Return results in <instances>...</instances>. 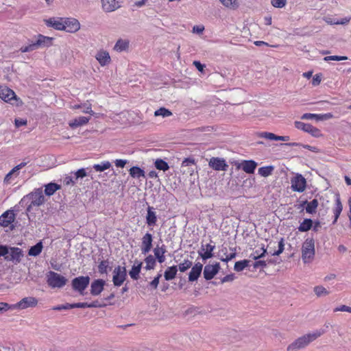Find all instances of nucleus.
I'll use <instances>...</instances> for the list:
<instances>
[{
  "mask_svg": "<svg viewBox=\"0 0 351 351\" xmlns=\"http://www.w3.org/2000/svg\"><path fill=\"white\" fill-rule=\"evenodd\" d=\"M315 241L312 238L306 239L302 247V259L304 263L313 261L315 257Z\"/></svg>",
  "mask_w": 351,
  "mask_h": 351,
  "instance_id": "nucleus-4",
  "label": "nucleus"
},
{
  "mask_svg": "<svg viewBox=\"0 0 351 351\" xmlns=\"http://www.w3.org/2000/svg\"><path fill=\"white\" fill-rule=\"evenodd\" d=\"M51 38L40 34L38 35V38L35 42L38 48H39L50 46L51 45Z\"/></svg>",
  "mask_w": 351,
  "mask_h": 351,
  "instance_id": "nucleus-30",
  "label": "nucleus"
},
{
  "mask_svg": "<svg viewBox=\"0 0 351 351\" xmlns=\"http://www.w3.org/2000/svg\"><path fill=\"white\" fill-rule=\"evenodd\" d=\"M45 24L48 27H51L57 30H63L64 18L51 17L45 21Z\"/></svg>",
  "mask_w": 351,
  "mask_h": 351,
  "instance_id": "nucleus-18",
  "label": "nucleus"
},
{
  "mask_svg": "<svg viewBox=\"0 0 351 351\" xmlns=\"http://www.w3.org/2000/svg\"><path fill=\"white\" fill-rule=\"evenodd\" d=\"M326 332V329H319L315 331L308 333L301 337L297 339L294 342L290 344L287 349L288 350H298L303 348L308 345L311 342L315 340L317 338L322 335Z\"/></svg>",
  "mask_w": 351,
  "mask_h": 351,
  "instance_id": "nucleus-1",
  "label": "nucleus"
},
{
  "mask_svg": "<svg viewBox=\"0 0 351 351\" xmlns=\"http://www.w3.org/2000/svg\"><path fill=\"white\" fill-rule=\"evenodd\" d=\"M102 8L105 12H110L120 8L117 0H101Z\"/></svg>",
  "mask_w": 351,
  "mask_h": 351,
  "instance_id": "nucleus-20",
  "label": "nucleus"
},
{
  "mask_svg": "<svg viewBox=\"0 0 351 351\" xmlns=\"http://www.w3.org/2000/svg\"><path fill=\"white\" fill-rule=\"evenodd\" d=\"M225 7L235 9L239 5L237 0H219Z\"/></svg>",
  "mask_w": 351,
  "mask_h": 351,
  "instance_id": "nucleus-47",
  "label": "nucleus"
},
{
  "mask_svg": "<svg viewBox=\"0 0 351 351\" xmlns=\"http://www.w3.org/2000/svg\"><path fill=\"white\" fill-rule=\"evenodd\" d=\"M60 189V186L56 183L50 182L45 186V193L47 196L53 195Z\"/></svg>",
  "mask_w": 351,
  "mask_h": 351,
  "instance_id": "nucleus-33",
  "label": "nucleus"
},
{
  "mask_svg": "<svg viewBox=\"0 0 351 351\" xmlns=\"http://www.w3.org/2000/svg\"><path fill=\"white\" fill-rule=\"evenodd\" d=\"M38 300L34 297H25L16 304H12L13 310H23L29 307H34L37 305Z\"/></svg>",
  "mask_w": 351,
  "mask_h": 351,
  "instance_id": "nucleus-9",
  "label": "nucleus"
},
{
  "mask_svg": "<svg viewBox=\"0 0 351 351\" xmlns=\"http://www.w3.org/2000/svg\"><path fill=\"white\" fill-rule=\"evenodd\" d=\"M29 202V204L27 207V212H30L32 207L39 206L45 202V197L41 189H37L34 191L24 196L21 199L20 204L23 205L27 204Z\"/></svg>",
  "mask_w": 351,
  "mask_h": 351,
  "instance_id": "nucleus-2",
  "label": "nucleus"
},
{
  "mask_svg": "<svg viewBox=\"0 0 351 351\" xmlns=\"http://www.w3.org/2000/svg\"><path fill=\"white\" fill-rule=\"evenodd\" d=\"M111 167V163L109 161H103L100 164H95L93 166V168L96 171H104Z\"/></svg>",
  "mask_w": 351,
  "mask_h": 351,
  "instance_id": "nucleus-39",
  "label": "nucleus"
},
{
  "mask_svg": "<svg viewBox=\"0 0 351 351\" xmlns=\"http://www.w3.org/2000/svg\"><path fill=\"white\" fill-rule=\"evenodd\" d=\"M130 42L127 39H119L114 46L116 51L121 52L126 51L129 47Z\"/></svg>",
  "mask_w": 351,
  "mask_h": 351,
  "instance_id": "nucleus-31",
  "label": "nucleus"
},
{
  "mask_svg": "<svg viewBox=\"0 0 351 351\" xmlns=\"http://www.w3.org/2000/svg\"><path fill=\"white\" fill-rule=\"evenodd\" d=\"M43 250V243L41 241L37 243L35 245L32 246L28 252V254L32 256L39 255Z\"/></svg>",
  "mask_w": 351,
  "mask_h": 351,
  "instance_id": "nucleus-37",
  "label": "nucleus"
},
{
  "mask_svg": "<svg viewBox=\"0 0 351 351\" xmlns=\"http://www.w3.org/2000/svg\"><path fill=\"white\" fill-rule=\"evenodd\" d=\"M258 136L270 141H288L290 139L289 136H278L274 133L268 132H261L258 134Z\"/></svg>",
  "mask_w": 351,
  "mask_h": 351,
  "instance_id": "nucleus-22",
  "label": "nucleus"
},
{
  "mask_svg": "<svg viewBox=\"0 0 351 351\" xmlns=\"http://www.w3.org/2000/svg\"><path fill=\"white\" fill-rule=\"evenodd\" d=\"M313 222L311 219H305L300 223L298 230L302 232H307L313 227Z\"/></svg>",
  "mask_w": 351,
  "mask_h": 351,
  "instance_id": "nucleus-35",
  "label": "nucleus"
},
{
  "mask_svg": "<svg viewBox=\"0 0 351 351\" xmlns=\"http://www.w3.org/2000/svg\"><path fill=\"white\" fill-rule=\"evenodd\" d=\"M313 291L317 297L326 296L330 293V292L325 287L321 285L315 286L313 289Z\"/></svg>",
  "mask_w": 351,
  "mask_h": 351,
  "instance_id": "nucleus-42",
  "label": "nucleus"
},
{
  "mask_svg": "<svg viewBox=\"0 0 351 351\" xmlns=\"http://www.w3.org/2000/svg\"><path fill=\"white\" fill-rule=\"evenodd\" d=\"M257 167V162L254 160H243L237 166L238 169H241L243 171L247 173H253Z\"/></svg>",
  "mask_w": 351,
  "mask_h": 351,
  "instance_id": "nucleus-17",
  "label": "nucleus"
},
{
  "mask_svg": "<svg viewBox=\"0 0 351 351\" xmlns=\"http://www.w3.org/2000/svg\"><path fill=\"white\" fill-rule=\"evenodd\" d=\"M295 126L297 129L308 132L313 136L319 137L321 136L320 130L309 123H306L302 121H295Z\"/></svg>",
  "mask_w": 351,
  "mask_h": 351,
  "instance_id": "nucleus-10",
  "label": "nucleus"
},
{
  "mask_svg": "<svg viewBox=\"0 0 351 351\" xmlns=\"http://www.w3.org/2000/svg\"><path fill=\"white\" fill-rule=\"evenodd\" d=\"M90 278L88 276H79L72 280V287L75 291L83 294L84 291L88 286Z\"/></svg>",
  "mask_w": 351,
  "mask_h": 351,
  "instance_id": "nucleus-8",
  "label": "nucleus"
},
{
  "mask_svg": "<svg viewBox=\"0 0 351 351\" xmlns=\"http://www.w3.org/2000/svg\"><path fill=\"white\" fill-rule=\"evenodd\" d=\"M304 205H306L305 210L307 213L314 214L316 213L319 202L317 199H313L309 202L305 200L301 204V206H304Z\"/></svg>",
  "mask_w": 351,
  "mask_h": 351,
  "instance_id": "nucleus-27",
  "label": "nucleus"
},
{
  "mask_svg": "<svg viewBox=\"0 0 351 351\" xmlns=\"http://www.w3.org/2000/svg\"><path fill=\"white\" fill-rule=\"evenodd\" d=\"M291 188L293 191L302 193L306 188V180L302 174L296 173L291 178Z\"/></svg>",
  "mask_w": 351,
  "mask_h": 351,
  "instance_id": "nucleus-6",
  "label": "nucleus"
},
{
  "mask_svg": "<svg viewBox=\"0 0 351 351\" xmlns=\"http://www.w3.org/2000/svg\"><path fill=\"white\" fill-rule=\"evenodd\" d=\"M287 3V0H271V3L275 8H283Z\"/></svg>",
  "mask_w": 351,
  "mask_h": 351,
  "instance_id": "nucleus-53",
  "label": "nucleus"
},
{
  "mask_svg": "<svg viewBox=\"0 0 351 351\" xmlns=\"http://www.w3.org/2000/svg\"><path fill=\"white\" fill-rule=\"evenodd\" d=\"M249 263H250V261L249 260H243V261H237L234 264V269L237 271H241L245 268L248 267Z\"/></svg>",
  "mask_w": 351,
  "mask_h": 351,
  "instance_id": "nucleus-43",
  "label": "nucleus"
},
{
  "mask_svg": "<svg viewBox=\"0 0 351 351\" xmlns=\"http://www.w3.org/2000/svg\"><path fill=\"white\" fill-rule=\"evenodd\" d=\"M142 263L136 261L129 271V275L133 280H137L139 278V274L142 267Z\"/></svg>",
  "mask_w": 351,
  "mask_h": 351,
  "instance_id": "nucleus-29",
  "label": "nucleus"
},
{
  "mask_svg": "<svg viewBox=\"0 0 351 351\" xmlns=\"http://www.w3.org/2000/svg\"><path fill=\"white\" fill-rule=\"evenodd\" d=\"M8 310H13L12 304L6 302H0V314Z\"/></svg>",
  "mask_w": 351,
  "mask_h": 351,
  "instance_id": "nucleus-54",
  "label": "nucleus"
},
{
  "mask_svg": "<svg viewBox=\"0 0 351 351\" xmlns=\"http://www.w3.org/2000/svg\"><path fill=\"white\" fill-rule=\"evenodd\" d=\"M82 112L86 113V114H93V113H94L93 111L92 110L91 106L90 105H86V104L82 105Z\"/></svg>",
  "mask_w": 351,
  "mask_h": 351,
  "instance_id": "nucleus-61",
  "label": "nucleus"
},
{
  "mask_svg": "<svg viewBox=\"0 0 351 351\" xmlns=\"http://www.w3.org/2000/svg\"><path fill=\"white\" fill-rule=\"evenodd\" d=\"M64 26L63 30L69 33H75L80 28V22L74 18H64Z\"/></svg>",
  "mask_w": 351,
  "mask_h": 351,
  "instance_id": "nucleus-11",
  "label": "nucleus"
},
{
  "mask_svg": "<svg viewBox=\"0 0 351 351\" xmlns=\"http://www.w3.org/2000/svg\"><path fill=\"white\" fill-rule=\"evenodd\" d=\"M235 278V276L233 274L226 275L221 279V282L224 283L226 282H231L233 281Z\"/></svg>",
  "mask_w": 351,
  "mask_h": 351,
  "instance_id": "nucleus-63",
  "label": "nucleus"
},
{
  "mask_svg": "<svg viewBox=\"0 0 351 351\" xmlns=\"http://www.w3.org/2000/svg\"><path fill=\"white\" fill-rule=\"evenodd\" d=\"M337 311L348 312V313H351V307L348 306L346 305H341V306L337 307L334 309V312H337Z\"/></svg>",
  "mask_w": 351,
  "mask_h": 351,
  "instance_id": "nucleus-58",
  "label": "nucleus"
},
{
  "mask_svg": "<svg viewBox=\"0 0 351 351\" xmlns=\"http://www.w3.org/2000/svg\"><path fill=\"white\" fill-rule=\"evenodd\" d=\"M204 30V27L203 25H195L193 27V32L196 34H202Z\"/></svg>",
  "mask_w": 351,
  "mask_h": 351,
  "instance_id": "nucleus-64",
  "label": "nucleus"
},
{
  "mask_svg": "<svg viewBox=\"0 0 351 351\" xmlns=\"http://www.w3.org/2000/svg\"><path fill=\"white\" fill-rule=\"evenodd\" d=\"M152 241L153 237L152 234L147 232L143 237L141 247L142 254H146L150 252L152 247Z\"/></svg>",
  "mask_w": 351,
  "mask_h": 351,
  "instance_id": "nucleus-16",
  "label": "nucleus"
},
{
  "mask_svg": "<svg viewBox=\"0 0 351 351\" xmlns=\"http://www.w3.org/2000/svg\"><path fill=\"white\" fill-rule=\"evenodd\" d=\"M266 252H267V250L264 247H262L260 249H258V250H256L255 251H254L251 254L250 258H253L254 260H257L258 258L263 257L265 256V254H266Z\"/></svg>",
  "mask_w": 351,
  "mask_h": 351,
  "instance_id": "nucleus-40",
  "label": "nucleus"
},
{
  "mask_svg": "<svg viewBox=\"0 0 351 351\" xmlns=\"http://www.w3.org/2000/svg\"><path fill=\"white\" fill-rule=\"evenodd\" d=\"M172 114L171 112L165 108H160L155 111L154 115L156 117L161 116L162 117H167Z\"/></svg>",
  "mask_w": 351,
  "mask_h": 351,
  "instance_id": "nucleus-46",
  "label": "nucleus"
},
{
  "mask_svg": "<svg viewBox=\"0 0 351 351\" xmlns=\"http://www.w3.org/2000/svg\"><path fill=\"white\" fill-rule=\"evenodd\" d=\"M130 175L134 178H145V171L138 167H132L129 170Z\"/></svg>",
  "mask_w": 351,
  "mask_h": 351,
  "instance_id": "nucleus-34",
  "label": "nucleus"
},
{
  "mask_svg": "<svg viewBox=\"0 0 351 351\" xmlns=\"http://www.w3.org/2000/svg\"><path fill=\"white\" fill-rule=\"evenodd\" d=\"M74 175V179L77 181L79 178H83L86 176V172L85 171V169L82 168L79 170H77L76 172L73 173Z\"/></svg>",
  "mask_w": 351,
  "mask_h": 351,
  "instance_id": "nucleus-51",
  "label": "nucleus"
},
{
  "mask_svg": "<svg viewBox=\"0 0 351 351\" xmlns=\"http://www.w3.org/2000/svg\"><path fill=\"white\" fill-rule=\"evenodd\" d=\"M320 117L319 114H312V113H305L302 116V119H316L317 120H319V117Z\"/></svg>",
  "mask_w": 351,
  "mask_h": 351,
  "instance_id": "nucleus-57",
  "label": "nucleus"
},
{
  "mask_svg": "<svg viewBox=\"0 0 351 351\" xmlns=\"http://www.w3.org/2000/svg\"><path fill=\"white\" fill-rule=\"evenodd\" d=\"M105 281L101 279L94 280L90 285V293L93 295H98L104 290Z\"/></svg>",
  "mask_w": 351,
  "mask_h": 351,
  "instance_id": "nucleus-21",
  "label": "nucleus"
},
{
  "mask_svg": "<svg viewBox=\"0 0 351 351\" xmlns=\"http://www.w3.org/2000/svg\"><path fill=\"white\" fill-rule=\"evenodd\" d=\"M67 282V279L61 274L50 271L47 274V282L51 288H62Z\"/></svg>",
  "mask_w": 351,
  "mask_h": 351,
  "instance_id": "nucleus-5",
  "label": "nucleus"
},
{
  "mask_svg": "<svg viewBox=\"0 0 351 351\" xmlns=\"http://www.w3.org/2000/svg\"><path fill=\"white\" fill-rule=\"evenodd\" d=\"M220 265L219 263H216L214 265H206L203 272L204 278L207 280L213 279L218 273Z\"/></svg>",
  "mask_w": 351,
  "mask_h": 351,
  "instance_id": "nucleus-13",
  "label": "nucleus"
},
{
  "mask_svg": "<svg viewBox=\"0 0 351 351\" xmlns=\"http://www.w3.org/2000/svg\"><path fill=\"white\" fill-rule=\"evenodd\" d=\"M95 58L101 66L108 64L111 60L109 53L104 50L99 51L95 55Z\"/></svg>",
  "mask_w": 351,
  "mask_h": 351,
  "instance_id": "nucleus-23",
  "label": "nucleus"
},
{
  "mask_svg": "<svg viewBox=\"0 0 351 351\" xmlns=\"http://www.w3.org/2000/svg\"><path fill=\"white\" fill-rule=\"evenodd\" d=\"M202 267L203 265L200 263H197L192 267L189 275V280L190 282H193L198 279L202 273Z\"/></svg>",
  "mask_w": 351,
  "mask_h": 351,
  "instance_id": "nucleus-24",
  "label": "nucleus"
},
{
  "mask_svg": "<svg viewBox=\"0 0 351 351\" xmlns=\"http://www.w3.org/2000/svg\"><path fill=\"white\" fill-rule=\"evenodd\" d=\"M15 219V215L13 210H8L0 216V226L6 228L10 226Z\"/></svg>",
  "mask_w": 351,
  "mask_h": 351,
  "instance_id": "nucleus-14",
  "label": "nucleus"
},
{
  "mask_svg": "<svg viewBox=\"0 0 351 351\" xmlns=\"http://www.w3.org/2000/svg\"><path fill=\"white\" fill-rule=\"evenodd\" d=\"M215 247V245L210 244L202 245L201 250L199 251V255L202 258L203 260H207L213 257V252Z\"/></svg>",
  "mask_w": 351,
  "mask_h": 351,
  "instance_id": "nucleus-19",
  "label": "nucleus"
},
{
  "mask_svg": "<svg viewBox=\"0 0 351 351\" xmlns=\"http://www.w3.org/2000/svg\"><path fill=\"white\" fill-rule=\"evenodd\" d=\"M127 162H128V161L126 160H123V159H117L114 161V164H115L116 167H121V168H123L125 167V165L127 164Z\"/></svg>",
  "mask_w": 351,
  "mask_h": 351,
  "instance_id": "nucleus-62",
  "label": "nucleus"
},
{
  "mask_svg": "<svg viewBox=\"0 0 351 351\" xmlns=\"http://www.w3.org/2000/svg\"><path fill=\"white\" fill-rule=\"evenodd\" d=\"M9 250L8 246L0 245V257L6 256L10 252Z\"/></svg>",
  "mask_w": 351,
  "mask_h": 351,
  "instance_id": "nucleus-56",
  "label": "nucleus"
},
{
  "mask_svg": "<svg viewBox=\"0 0 351 351\" xmlns=\"http://www.w3.org/2000/svg\"><path fill=\"white\" fill-rule=\"evenodd\" d=\"M9 254L5 256L7 261H12L16 263H19L23 256V252L21 248L15 247H9Z\"/></svg>",
  "mask_w": 351,
  "mask_h": 351,
  "instance_id": "nucleus-12",
  "label": "nucleus"
},
{
  "mask_svg": "<svg viewBox=\"0 0 351 351\" xmlns=\"http://www.w3.org/2000/svg\"><path fill=\"white\" fill-rule=\"evenodd\" d=\"M209 166L216 171H226L228 167L224 159L215 157L210 158Z\"/></svg>",
  "mask_w": 351,
  "mask_h": 351,
  "instance_id": "nucleus-15",
  "label": "nucleus"
},
{
  "mask_svg": "<svg viewBox=\"0 0 351 351\" xmlns=\"http://www.w3.org/2000/svg\"><path fill=\"white\" fill-rule=\"evenodd\" d=\"M266 262L262 260L256 261L253 264V267L255 269L264 268L265 267H266Z\"/></svg>",
  "mask_w": 351,
  "mask_h": 351,
  "instance_id": "nucleus-60",
  "label": "nucleus"
},
{
  "mask_svg": "<svg viewBox=\"0 0 351 351\" xmlns=\"http://www.w3.org/2000/svg\"><path fill=\"white\" fill-rule=\"evenodd\" d=\"M157 222V216L155 211H154V208L152 207L148 206L147 208V213L146 216V223L148 226L154 227Z\"/></svg>",
  "mask_w": 351,
  "mask_h": 351,
  "instance_id": "nucleus-26",
  "label": "nucleus"
},
{
  "mask_svg": "<svg viewBox=\"0 0 351 351\" xmlns=\"http://www.w3.org/2000/svg\"><path fill=\"white\" fill-rule=\"evenodd\" d=\"M284 250H285L284 239H281L280 241L278 242V250L277 251L274 252L272 254V255L273 256H278L283 252Z\"/></svg>",
  "mask_w": 351,
  "mask_h": 351,
  "instance_id": "nucleus-52",
  "label": "nucleus"
},
{
  "mask_svg": "<svg viewBox=\"0 0 351 351\" xmlns=\"http://www.w3.org/2000/svg\"><path fill=\"white\" fill-rule=\"evenodd\" d=\"M111 269L108 261H102L98 265V271L101 274H107Z\"/></svg>",
  "mask_w": 351,
  "mask_h": 351,
  "instance_id": "nucleus-38",
  "label": "nucleus"
},
{
  "mask_svg": "<svg viewBox=\"0 0 351 351\" xmlns=\"http://www.w3.org/2000/svg\"><path fill=\"white\" fill-rule=\"evenodd\" d=\"M274 171L273 166H265L258 169V174L263 177H268Z\"/></svg>",
  "mask_w": 351,
  "mask_h": 351,
  "instance_id": "nucleus-41",
  "label": "nucleus"
},
{
  "mask_svg": "<svg viewBox=\"0 0 351 351\" xmlns=\"http://www.w3.org/2000/svg\"><path fill=\"white\" fill-rule=\"evenodd\" d=\"M154 165L157 169L162 170L163 171H165L169 169L167 162L162 159H157L155 161Z\"/></svg>",
  "mask_w": 351,
  "mask_h": 351,
  "instance_id": "nucleus-44",
  "label": "nucleus"
},
{
  "mask_svg": "<svg viewBox=\"0 0 351 351\" xmlns=\"http://www.w3.org/2000/svg\"><path fill=\"white\" fill-rule=\"evenodd\" d=\"M192 266V262L189 260H184L183 263H181L178 265L179 270L181 272H184Z\"/></svg>",
  "mask_w": 351,
  "mask_h": 351,
  "instance_id": "nucleus-48",
  "label": "nucleus"
},
{
  "mask_svg": "<svg viewBox=\"0 0 351 351\" xmlns=\"http://www.w3.org/2000/svg\"><path fill=\"white\" fill-rule=\"evenodd\" d=\"M162 276L161 274H158L157 275V276H156L154 280L149 283V285L153 288V289H156L158 285V283H159V280L160 278V277Z\"/></svg>",
  "mask_w": 351,
  "mask_h": 351,
  "instance_id": "nucleus-59",
  "label": "nucleus"
},
{
  "mask_svg": "<svg viewBox=\"0 0 351 351\" xmlns=\"http://www.w3.org/2000/svg\"><path fill=\"white\" fill-rule=\"evenodd\" d=\"M72 308V304L66 303L65 304L58 305L53 307L54 311L68 310Z\"/></svg>",
  "mask_w": 351,
  "mask_h": 351,
  "instance_id": "nucleus-55",
  "label": "nucleus"
},
{
  "mask_svg": "<svg viewBox=\"0 0 351 351\" xmlns=\"http://www.w3.org/2000/svg\"><path fill=\"white\" fill-rule=\"evenodd\" d=\"M90 119L86 117H79L71 120L69 125L71 128H77L88 123Z\"/></svg>",
  "mask_w": 351,
  "mask_h": 351,
  "instance_id": "nucleus-28",
  "label": "nucleus"
},
{
  "mask_svg": "<svg viewBox=\"0 0 351 351\" xmlns=\"http://www.w3.org/2000/svg\"><path fill=\"white\" fill-rule=\"evenodd\" d=\"M178 269L177 266H171L169 267L164 274V277L166 280H173L177 274Z\"/></svg>",
  "mask_w": 351,
  "mask_h": 351,
  "instance_id": "nucleus-36",
  "label": "nucleus"
},
{
  "mask_svg": "<svg viewBox=\"0 0 351 351\" xmlns=\"http://www.w3.org/2000/svg\"><path fill=\"white\" fill-rule=\"evenodd\" d=\"M37 49H38V47L36 45V42H32V43L29 44L28 45L22 47L20 50L23 53H26V52L34 51Z\"/></svg>",
  "mask_w": 351,
  "mask_h": 351,
  "instance_id": "nucleus-49",
  "label": "nucleus"
},
{
  "mask_svg": "<svg viewBox=\"0 0 351 351\" xmlns=\"http://www.w3.org/2000/svg\"><path fill=\"white\" fill-rule=\"evenodd\" d=\"M0 98L4 101L17 107L23 105L22 100L16 95L15 93L4 85H0Z\"/></svg>",
  "mask_w": 351,
  "mask_h": 351,
  "instance_id": "nucleus-3",
  "label": "nucleus"
},
{
  "mask_svg": "<svg viewBox=\"0 0 351 351\" xmlns=\"http://www.w3.org/2000/svg\"><path fill=\"white\" fill-rule=\"evenodd\" d=\"M343 210V205L341 204L339 195H335V206L332 210L334 214V220L332 223H337L338 218L339 217Z\"/></svg>",
  "mask_w": 351,
  "mask_h": 351,
  "instance_id": "nucleus-25",
  "label": "nucleus"
},
{
  "mask_svg": "<svg viewBox=\"0 0 351 351\" xmlns=\"http://www.w3.org/2000/svg\"><path fill=\"white\" fill-rule=\"evenodd\" d=\"M154 253L160 263L165 261V254L166 253V248L165 245H162L160 247H157L154 248Z\"/></svg>",
  "mask_w": 351,
  "mask_h": 351,
  "instance_id": "nucleus-32",
  "label": "nucleus"
},
{
  "mask_svg": "<svg viewBox=\"0 0 351 351\" xmlns=\"http://www.w3.org/2000/svg\"><path fill=\"white\" fill-rule=\"evenodd\" d=\"M127 277V271L125 267L118 265L113 270L112 282L115 287L123 285Z\"/></svg>",
  "mask_w": 351,
  "mask_h": 351,
  "instance_id": "nucleus-7",
  "label": "nucleus"
},
{
  "mask_svg": "<svg viewBox=\"0 0 351 351\" xmlns=\"http://www.w3.org/2000/svg\"><path fill=\"white\" fill-rule=\"evenodd\" d=\"M348 60L347 56H326L324 58V60L326 62H328L330 60L341 61V60Z\"/></svg>",
  "mask_w": 351,
  "mask_h": 351,
  "instance_id": "nucleus-50",
  "label": "nucleus"
},
{
  "mask_svg": "<svg viewBox=\"0 0 351 351\" xmlns=\"http://www.w3.org/2000/svg\"><path fill=\"white\" fill-rule=\"evenodd\" d=\"M145 262L146 263V269L150 270L153 269L156 265V259L152 255L147 256L145 259Z\"/></svg>",
  "mask_w": 351,
  "mask_h": 351,
  "instance_id": "nucleus-45",
  "label": "nucleus"
}]
</instances>
